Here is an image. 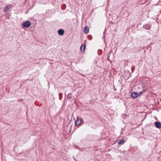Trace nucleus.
Instances as JSON below:
<instances>
[{"label":"nucleus","mask_w":161,"mask_h":161,"mask_svg":"<svg viewBox=\"0 0 161 161\" xmlns=\"http://www.w3.org/2000/svg\"><path fill=\"white\" fill-rule=\"evenodd\" d=\"M64 33V31L63 29H59L58 31V34L59 35L62 36Z\"/></svg>","instance_id":"39448f33"},{"label":"nucleus","mask_w":161,"mask_h":161,"mask_svg":"<svg viewBox=\"0 0 161 161\" xmlns=\"http://www.w3.org/2000/svg\"><path fill=\"white\" fill-rule=\"evenodd\" d=\"M8 9V6H6L4 8V12H6V11Z\"/></svg>","instance_id":"1a4fd4ad"},{"label":"nucleus","mask_w":161,"mask_h":161,"mask_svg":"<svg viewBox=\"0 0 161 161\" xmlns=\"http://www.w3.org/2000/svg\"><path fill=\"white\" fill-rule=\"evenodd\" d=\"M86 48V46L83 45L80 47V50L81 52H83L85 51Z\"/></svg>","instance_id":"0eeeda50"},{"label":"nucleus","mask_w":161,"mask_h":161,"mask_svg":"<svg viewBox=\"0 0 161 161\" xmlns=\"http://www.w3.org/2000/svg\"><path fill=\"white\" fill-rule=\"evenodd\" d=\"M139 88V86H138V85H136L135 86V88L136 90H137V88Z\"/></svg>","instance_id":"9d476101"},{"label":"nucleus","mask_w":161,"mask_h":161,"mask_svg":"<svg viewBox=\"0 0 161 161\" xmlns=\"http://www.w3.org/2000/svg\"><path fill=\"white\" fill-rule=\"evenodd\" d=\"M145 91V90H143L142 91H141L138 92H132L131 94V96L133 98H136L139 95H142L143 92Z\"/></svg>","instance_id":"f257e3e1"},{"label":"nucleus","mask_w":161,"mask_h":161,"mask_svg":"<svg viewBox=\"0 0 161 161\" xmlns=\"http://www.w3.org/2000/svg\"><path fill=\"white\" fill-rule=\"evenodd\" d=\"M155 126L157 128H161V124L158 122H156L155 123Z\"/></svg>","instance_id":"20e7f679"},{"label":"nucleus","mask_w":161,"mask_h":161,"mask_svg":"<svg viewBox=\"0 0 161 161\" xmlns=\"http://www.w3.org/2000/svg\"><path fill=\"white\" fill-rule=\"evenodd\" d=\"M89 29L88 26H86L84 27V31L86 34H87L89 31Z\"/></svg>","instance_id":"423d86ee"},{"label":"nucleus","mask_w":161,"mask_h":161,"mask_svg":"<svg viewBox=\"0 0 161 161\" xmlns=\"http://www.w3.org/2000/svg\"><path fill=\"white\" fill-rule=\"evenodd\" d=\"M31 25V23L29 21H27L22 24V26L24 27H28Z\"/></svg>","instance_id":"7ed1b4c3"},{"label":"nucleus","mask_w":161,"mask_h":161,"mask_svg":"<svg viewBox=\"0 0 161 161\" xmlns=\"http://www.w3.org/2000/svg\"><path fill=\"white\" fill-rule=\"evenodd\" d=\"M124 140L123 139H121L120 141L119 142V144L120 145H122L124 143Z\"/></svg>","instance_id":"6e6552de"},{"label":"nucleus","mask_w":161,"mask_h":161,"mask_svg":"<svg viewBox=\"0 0 161 161\" xmlns=\"http://www.w3.org/2000/svg\"><path fill=\"white\" fill-rule=\"evenodd\" d=\"M82 120L81 119H79L77 117L76 120L75 121V125L76 126L80 125L81 124Z\"/></svg>","instance_id":"f03ea898"}]
</instances>
